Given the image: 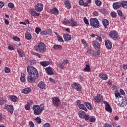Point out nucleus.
Segmentation results:
<instances>
[{
  "label": "nucleus",
  "instance_id": "nucleus-2",
  "mask_svg": "<svg viewBox=\"0 0 127 127\" xmlns=\"http://www.w3.org/2000/svg\"><path fill=\"white\" fill-rule=\"evenodd\" d=\"M115 95L116 98H118V106H120V107H125V106L127 104V98L121 96L120 92H115Z\"/></svg>",
  "mask_w": 127,
  "mask_h": 127
},
{
  "label": "nucleus",
  "instance_id": "nucleus-10",
  "mask_svg": "<svg viewBox=\"0 0 127 127\" xmlns=\"http://www.w3.org/2000/svg\"><path fill=\"white\" fill-rule=\"evenodd\" d=\"M92 45L96 49V50H100L101 49V46L100 45V43L96 41H93L92 42Z\"/></svg>",
  "mask_w": 127,
  "mask_h": 127
},
{
  "label": "nucleus",
  "instance_id": "nucleus-61",
  "mask_svg": "<svg viewBox=\"0 0 127 127\" xmlns=\"http://www.w3.org/2000/svg\"><path fill=\"white\" fill-rule=\"evenodd\" d=\"M43 127H50V124L49 123H46L43 126Z\"/></svg>",
  "mask_w": 127,
  "mask_h": 127
},
{
  "label": "nucleus",
  "instance_id": "nucleus-50",
  "mask_svg": "<svg viewBox=\"0 0 127 127\" xmlns=\"http://www.w3.org/2000/svg\"><path fill=\"white\" fill-rule=\"evenodd\" d=\"M83 20H84V23H85V24H88V25H89V20H88V19H87V18L84 17Z\"/></svg>",
  "mask_w": 127,
  "mask_h": 127
},
{
  "label": "nucleus",
  "instance_id": "nucleus-20",
  "mask_svg": "<svg viewBox=\"0 0 127 127\" xmlns=\"http://www.w3.org/2000/svg\"><path fill=\"white\" fill-rule=\"evenodd\" d=\"M5 109L7 110L8 112H13V106L12 105H6L5 106Z\"/></svg>",
  "mask_w": 127,
  "mask_h": 127
},
{
  "label": "nucleus",
  "instance_id": "nucleus-46",
  "mask_svg": "<svg viewBox=\"0 0 127 127\" xmlns=\"http://www.w3.org/2000/svg\"><path fill=\"white\" fill-rule=\"evenodd\" d=\"M111 16L112 17H114V18H116L117 17V13L115 12H111Z\"/></svg>",
  "mask_w": 127,
  "mask_h": 127
},
{
  "label": "nucleus",
  "instance_id": "nucleus-23",
  "mask_svg": "<svg viewBox=\"0 0 127 127\" xmlns=\"http://www.w3.org/2000/svg\"><path fill=\"white\" fill-rule=\"evenodd\" d=\"M102 23L105 27V28H107V26L108 25H109V24H110V22H109V21L108 20H107L106 19H104L102 20Z\"/></svg>",
  "mask_w": 127,
  "mask_h": 127
},
{
  "label": "nucleus",
  "instance_id": "nucleus-14",
  "mask_svg": "<svg viewBox=\"0 0 127 127\" xmlns=\"http://www.w3.org/2000/svg\"><path fill=\"white\" fill-rule=\"evenodd\" d=\"M105 46L107 49H112V42L110 41L109 40H105Z\"/></svg>",
  "mask_w": 127,
  "mask_h": 127
},
{
  "label": "nucleus",
  "instance_id": "nucleus-28",
  "mask_svg": "<svg viewBox=\"0 0 127 127\" xmlns=\"http://www.w3.org/2000/svg\"><path fill=\"white\" fill-rule=\"evenodd\" d=\"M121 6H122L123 8H127V1H121Z\"/></svg>",
  "mask_w": 127,
  "mask_h": 127
},
{
  "label": "nucleus",
  "instance_id": "nucleus-32",
  "mask_svg": "<svg viewBox=\"0 0 127 127\" xmlns=\"http://www.w3.org/2000/svg\"><path fill=\"white\" fill-rule=\"evenodd\" d=\"M22 92L24 94H29V93L31 92V89L28 88H25L23 90Z\"/></svg>",
  "mask_w": 127,
  "mask_h": 127
},
{
  "label": "nucleus",
  "instance_id": "nucleus-18",
  "mask_svg": "<svg viewBox=\"0 0 127 127\" xmlns=\"http://www.w3.org/2000/svg\"><path fill=\"white\" fill-rule=\"evenodd\" d=\"M51 13H52V14H55L56 15H57V14H59V10H58V8H54L50 10Z\"/></svg>",
  "mask_w": 127,
  "mask_h": 127
},
{
  "label": "nucleus",
  "instance_id": "nucleus-15",
  "mask_svg": "<svg viewBox=\"0 0 127 127\" xmlns=\"http://www.w3.org/2000/svg\"><path fill=\"white\" fill-rule=\"evenodd\" d=\"M45 70L48 75H54V72L52 71V68L51 67H46Z\"/></svg>",
  "mask_w": 127,
  "mask_h": 127
},
{
  "label": "nucleus",
  "instance_id": "nucleus-49",
  "mask_svg": "<svg viewBox=\"0 0 127 127\" xmlns=\"http://www.w3.org/2000/svg\"><path fill=\"white\" fill-rule=\"evenodd\" d=\"M49 80L50 82L52 83V84H55V80L53 78L50 77L49 78Z\"/></svg>",
  "mask_w": 127,
  "mask_h": 127
},
{
  "label": "nucleus",
  "instance_id": "nucleus-1",
  "mask_svg": "<svg viewBox=\"0 0 127 127\" xmlns=\"http://www.w3.org/2000/svg\"><path fill=\"white\" fill-rule=\"evenodd\" d=\"M27 70L29 75L27 77L28 81L29 83H34L35 80L38 78L39 76L37 69L33 66H28Z\"/></svg>",
  "mask_w": 127,
  "mask_h": 127
},
{
  "label": "nucleus",
  "instance_id": "nucleus-9",
  "mask_svg": "<svg viewBox=\"0 0 127 127\" xmlns=\"http://www.w3.org/2000/svg\"><path fill=\"white\" fill-rule=\"evenodd\" d=\"M53 104L56 107H59L60 106V99L58 98V97H53L52 98Z\"/></svg>",
  "mask_w": 127,
  "mask_h": 127
},
{
  "label": "nucleus",
  "instance_id": "nucleus-16",
  "mask_svg": "<svg viewBox=\"0 0 127 127\" xmlns=\"http://www.w3.org/2000/svg\"><path fill=\"white\" fill-rule=\"evenodd\" d=\"M96 103H100L103 101V97L100 94H98L97 96L94 98Z\"/></svg>",
  "mask_w": 127,
  "mask_h": 127
},
{
  "label": "nucleus",
  "instance_id": "nucleus-58",
  "mask_svg": "<svg viewBox=\"0 0 127 127\" xmlns=\"http://www.w3.org/2000/svg\"><path fill=\"white\" fill-rule=\"evenodd\" d=\"M93 15L94 16H98L99 15V13L97 11H94L93 12Z\"/></svg>",
  "mask_w": 127,
  "mask_h": 127
},
{
  "label": "nucleus",
  "instance_id": "nucleus-22",
  "mask_svg": "<svg viewBox=\"0 0 127 127\" xmlns=\"http://www.w3.org/2000/svg\"><path fill=\"white\" fill-rule=\"evenodd\" d=\"M38 87H39L40 89H42V90H45V84L44 83V82L42 81H40L38 85Z\"/></svg>",
  "mask_w": 127,
  "mask_h": 127
},
{
  "label": "nucleus",
  "instance_id": "nucleus-26",
  "mask_svg": "<svg viewBox=\"0 0 127 127\" xmlns=\"http://www.w3.org/2000/svg\"><path fill=\"white\" fill-rule=\"evenodd\" d=\"M84 72H90L91 71V67L90 65L86 64L85 65V67L83 69Z\"/></svg>",
  "mask_w": 127,
  "mask_h": 127
},
{
  "label": "nucleus",
  "instance_id": "nucleus-38",
  "mask_svg": "<svg viewBox=\"0 0 127 127\" xmlns=\"http://www.w3.org/2000/svg\"><path fill=\"white\" fill-rule=\"evenodd\" d=\"M95 2L97 6H101L102 5V2L100 0H95Z\"/></svg>",
  "mask_w": 127,
  "mask_h": 127
},
{
  "label": "nucleus",
  "instance_id": "nucleus-57",
  "mask_svg": "<svg viewBox=\"0 0 127 127\" xmlns=\"http://www.w3.org/2000/svg\"><path fill=\"white\" fill-rule=\"evenodd\" d=\"M120 94H121V95H123V96H125V95L126 94V93H125V91L123 89H120Z\"/></svg>",
  "mask_w": 127,
  "mask_h": 127
},
{
  "label": "nucleus",
  "instance_id": "nucleus-63",
  "mask_svg": "<svg viewBox=\"0 0 127 127\" xmlns=\"http://www.w3.org/2000/svg\"><path fill=\"white\" fill-rule=\"evenodd\" d=\"M27 104L30 106L31 105H33V101L30 100L29 102H27Z\"/></svg>",
  "mask_w": 127,
  "mask_h": 127
},
{
  "label": "nucleus",
  "instance_id": "nucleus-5",
  "mask_svg": "<svg viewBox=\"0 0 127 127\" xmlns=\"http://www.w3.org/2000/svg\"><path fill=\"white\" fill-rule=\"evenodd\" d=\"M34 112H42L44 110V105L41 104L40 105H35L32 107Z\"/></svg>",
  "mask_w": 127,
  "mask_h": 127
},
{
  "label": "nucleus",
  "instance_id": "nucleus-36",
  "mask_svg": "<svg viewBox=\"0 0 127 127\" xmlns=\"http://www.w3.org/2000/svg\"><path fill=\"white\" fill-rule=\"evenodd\" d=\"M100 11L102 13L104 14V15H107L108 14V11L105 8H102L100 10Z\"/></svg>",
  "mask_w": 127,
  "mask_h": 127
},
{
  "label": "nucleus",
  "instance_id": "nucleus-6",
  "mask_svg": "<svg viewBox=\"0 0 127 127\" xmlns=\"http://www.w3.org/2000/svg\"><path fill=\"white\" fill-rule=\"evenodd\" d=\"M109 35L114 40H118L120 38L118 32L116 31H111L110 32Z\"/></svg>",
  "mask_w": 127,
  "mask_h": 127
},
{
  "label": "nucleus",
  "instance_id": "nucleus-13",
  "mask_svg": "<svg viewBox=\"0 0 127 127\" xmlns=\"http://www.w3.org/2000/svg\"><path fill=\"white\" fill-rule=\"evenodd\" d=\"M104 105L105 106V111H106V112H113L111 105L109 104L108 102L104 101Z\"/></svg>",
  "mask_w": 127,
  "mask_h": 127
},
{
  "label": "nucleus",
  "instance_id": "nucleus-35",
  "mask_svg": "<svg viewBox=\"0 0 127 127\" xmlns=\"http://www.w3.org/2000/svg\"><path fill=\"white\" fill-rule=\"evenodd\" d=\"M54 49L55 50H61V49H62V46H61V45H55L54 46Z\"/></svg>",
  "mask_w": 127,
  "mask_h": 127
},
{
  "label": "nucleus",
  "instance_id": "nucleus-51",
  "mask_svg": "<svg viewBox=\"0 0 127 127\" xmlns=\"http://www.w3.org/2000/svg\"><path fill=\"white\" fill-rule=\"evenodd\" d=\"M17 51L20 57H23V54H22V52H21V51H20L18 50H17Z\"/></svg>",
  "mask_w": 127,
  "mask_h": 127
},
{
  "label": "nucleus",
  "instance_id": "nucleus-7",
  "mask_svg": "<svg viewBox=\"0 0 127 127\" xmlns=\"http://www.w3.org/2000/svg\"><path fill=\"white\" fill-rule=\"evenodd\" d=\"M78 115L79 118L85 120V121H89V115L86 114L85 112H79Z\"/></svg>",
  "mask_w": 127,
  "mask_h": 127
},
{
  "label": "nucleus",
  "instance_id": "nucleus-19",
  "mask_svg": "<svg viewBox=\"0 0 127 127\" xmlns=\"http://www.w3.org/2000/svg\"><path fill=\"white\" fill-rule=\"evenodd\" d=\"M30 13H31L32 16H39V15H40V13L36 12L35 10L33 9L30 10Z\"/></svg>",
  "mask_w": 127,
  "mask_h": 127
},
{
  "label": "nucleus",
  "instance_id": "nucleus-12",
  "mask_svg": "<svg viewBox=\"0 0 127 127\" xmlns=\"http://www.w3.org/2000/svg\"><path fill=\"white\" fill-rule=\"evenodd\" d=\"M113 6L114 9H119L122 6V1L114 2L113 4Z\"/></svg>",
  "mask_w": 127,
  "mask_h": 127
},
{
  "label": "nucleus",
  "instance_id": "nucleus-31",
  "mask_svg": "<svg viewBox=\"0 0 127 127\" xmlns=\"http://www.w3.org/2000/svg\"><path fill=\"white\" fill-rule=\"evenodd\" d=\"M78 108L80 109V110H83V111H85V112H87V108H86V107H85V105H84L83 104H79L78 106Z\"/></svg>",
  "mask_w": 127,
  "mask_h": 127
},
{
  "label": "nucleus",
  "instance_id": "nucleus-39",
  "mask_svg": "<svg viewBox=\"0 0 127 127\" xmlns=\"http://www.w3.org/2000/svg\"><path fill=\"white\" fill-rule=\"evenodd\" d=\"M4 103H6V100L4 99L3 98H1L0 99V105H3Z\"/></svg>",
  "mask_w": 127,
  "mask_h": 127
},
{
  "label": "nucleus",
  "instance_id": "nucleus-42",
  "mask_svg": "<svg viewBox=\"0 0 127 127\" xmlns=\"http://www.w3.org/2000/svg\"><path fill=\"white\" fill-rule=\"evenodd\" d=\"M41 29L40 28L36 27L35 29V32L37 33V34H39V32H41Z\"/></svg>",
  "mask_w": 127,
  "mask_h": 127
},
{
  "label": "nucleus",
  "instance_id": "nucleus-64",
  "mask_svg": "<svg viewBox=\"0 0 127 127\" xmlns=\"http://www.w3.org/2000/svg\"><path fill=\"white\" fill-rule=\"evenodd\" d=\"M104 127H112L111 125L106 124L104 125Z\"/></svg>",
  "mask_w": 127,
  "mask_h": 127
},
{
  "label": "nucleus",
  "instance_id": "nucleus-37",
  "mask_svg": "<svg viewBox=\"0 0 127 127\" xmlns=\"http://www.w3.org/2000/svg\"><path fill=\"white\" fill-rule=\"evenodd\" d=\"M87 53H88V54H90V55H91L92 56H94V51L90 49H88Z\"/></svg>",
  "mask_w": 127,
  "mask_h": 127
},
{
  "label": "nucleus",
  "instance_id": "nucleus-52",
  "mask_svg": "<svg viewBox=\"0 0 127 127\" xmlns=\"http://www.w3.org/2000/svg\"><path fill=\"white\" fill-rule=\"evenodd\" d=\"M89 121L90 123H95V122H96V119L92 117L90 118Z\"/></svg>",
  "mask_w": 127,
  "mask_h": 127
},
{
  "label": "nucleus",
  "instance_id": "nucleus-54",
  "mask_svg": "<svg viewBox=\"0 0 127 127\" xmlns=\"http://www.w3.org/2000/svg\"><path fill=\"white\" fill-rule=\"evenodd\" d=\"M52 30L51 29H48L47 30H46V32H47V34H50L52 32Z\"/></svg>",
  "mask_w": 127,
  "mask_h": 127
},
{
  "label": "nucleus",
  "instance_id": "nucleus-45",
  "mask_svg": "<svg viewBox=\"0 0 127 127\" xmlns=\"http://www.w3.org/2000/svg\"><path fill=\"white\" fill-rule=\"evenodd\" d=\"M8 6L10 8L14 7V4L13 3L10 2L8 4Z\"/></svg>",
  "mask_w": 127,
  "mask_h": 127
},
{
  "label": "nucleus",
  "instance_id": "nucleus-11",
  "mask_svg": "<svg viewBox=\"0 0 127 127\" xmlns=\"http://www.w3.org/2000/svg\"><path fill=\"white\" fill-rule=\"evenodd\" d=\"M35 10L36 11L40 12L42 11L43 10V4L42 3H38L35 6Z\"/></svg>",
  "mask_w": 127,
  "mask_h": 127
},
{
  "label": "nucleus",
  "instance_id": "nucleus-29",
  "mask_svg": "<svg viewBox=\"0 0 127 127\" xmlns=\"http://www.w3.org/2000/svg\"><path fill=\"white\" fill-rule=\"evenodd\" d=\"M85 106L87 109H88V110H90V111H91V110H93V106L91 105V104L90 103L85 102Z\"/></svg>",
  "mask_w": 127,
  "mask_h": 127
},
{
  "label": "nucleus",
  "instance_id": "nucleus-44",
  "mask_svg": "<svg viewBox=\"0 0 127 127\" xmlns=\"http://www.w3.org/2000/svg\"><path fill=\"white\" fill-rule=\"evenodd\" d=\"M35 121H36L38 124H41V119H40V118L37 117L36 119H35Z\"/></svg>",
  "mask_w": 127,
  "mask_h": 127
},
{
  "label": "nucleus",
  "instance_id": "nucleus-33",
  "mask_svg": "<svg viewBox=\"0 0 127 127\" xmlns=\"http://www.w3.org/2000/svg\"><path fill=\"white\" fill-rule=\"evenodd\" d=\"M64 3L67 8H68V9H70V8H71V3H70V1L66 0L65 1Z\"/></svg>",
  "mask_w": 127,
  "mask_h": 127
},
{
  "label": "nucleus",
  "instance_id": "nucleus-21",
  "mask_svg": "<svg viewBox=\"0 0 127 127\" xmlns=\"http://www.w3.org/2000/svg\"><path fill=\"white\" fill-rule=\"evenodd\" d=\"M99 77L101 78V79H102V80H108V75L107 74L100 73Z\"/></svg>",
  "mask_w": 127,
  "mask_h": 127
},
{
  "label": "nucleus",
  "instance_id": "nucleus-60",
  "mask_svg": "<svg viewBox=\"0 0 127 127\" xmlns=\"http://www.w3.org/2000/svg\"><path fill=\"white\" fill-rule=\"evenodd\" d=\"M8 50L12 51V50H14V48H13V46H9L8 47Z\"/></svg>",
  "mask_w": 127,
  "mask_h": 127
},
{
  "label": "nucleus",
  "instance_id": "nucleus-34",
  "mask_svg": "<svg viewBox=\"0 0 127 127\" xmlns=\"http://www.w3.org/2000/svg\"><path fill=\"white\" fill-rule=\"evenodd\" d=\"M21 82H25V74L21 73V76L20 77Z\"/></svg>",
  "mask_w": 127,
  "mask_h": 127
},
{
  "label": "nucleus",
  "instance_id": "nucleus-59",
  "mask_svg": "<svg viewBox=\"0 0 127 127\" xmlns=\"http://www.w3.org/2000/svg\"><path fill=\"white\" fill-rule=\"evenodd\" d=\"M78 3H79V5H83V4H84V0H80L78 1Z\"/></svg>",
  "mask_w": 127,
  "mask_h": 127
},
{
  "label": "nucleus",
  "instance_id": "nucleus-43",
  "mask_svg": "<svg viewBox=\"0 0 127 127\" xmlns=\"http://www.w3.org/2000/svg\"><path fill=\"white\" fill-rule=\"evenodd\" d=\"M13 40H14V41H20V39L16 36H14L13 37Z\"/></svg>",
  "mask_w": 127,
  "mask_h": 127
},
{
  "label": "nucleus",
  "instance_id": "nucleus-30",
  "mask_svg": "<svg viewBox=\"0 0 127 127\" xmlns=\"http://www.w3.org/2000/svg\"><path fill=\"white\" fill-rule=\"evenodd\" d=\"M25 38L27 40H30L32 38L31 34L28 32L25 33Z\"/></svg>",
  "mask_w": 127,
  "mask_h": 127
},
{
  "label": "nucleus",
  "instance_id": "nucleus-25",
  "mask_svg": "<svg viewBox=\"0 0 127 127\" xmlns=\"http://www.w3.org/2000/svg\"><path fill=\"white\" fill-rule=\"evenodd\" d=\"M10 99L12 102H14V103L17 102V100H18L17 97L15 96V95H11L10 96Z\"/></svg>",
  "mask_w": 127,
  "mask_h": 127
},
{
  "label": "nucleus",
  "instance_id": "nucleus-24",
  "mask_svg": "<svg viewBox=\"0 0 127 127\" xmlns=\"http://www.w3.org/2000/svg\"><path fill=\"white\" fill-rule=\"evenodd\" d=\"M40 64L42 65V66H43V67H46V66H48V65L50 64V62L48 61L41 62Z\"/></svg>",
  "mask_w": 127,
  "mask_h": 127
},
{
  "label": "nucleus",
  "instance_id": "nucleus-3",
  "mask_svg": "<svg viewBox=\"0 0 127 127\" xmlns=\"http://www.w3.org/2000/svg\"><path fill=\"white\" fill-rule=\"evenodd\" d=\"M34 49L35 51H39V52H41V53H43V52L46 51V46L45 43L40 42L38 45L34 47Z\"/></svg>",
  "mask_w": 127,
  "mask_h": 127
},
{
  "label": "nucleus",
  "instance_id": "nucleus-56",
  "mask_svg": "<svg viewBox=\"0 0 127 127\" xmlns=\"http://www.w3.org/2000/svg\"><path fill=\"white\" fill-rule=\"evenodd\" d=\"M29 125L30 127H34V124L32 121L29 122Z\"/></svg>",
  "mask_w": 127,
  "mask_h": 127
},
{
  "label": "nucleus",
  "instance_id": "nucleus-41",
  "mask_svg": "<svg viewBox=\"0 0 127 127\" xmlns=\"http://www.w3.org/2000/svg\"><path fill=\"white\" fill-rule=\"evenodd\" d=\"M4 71H5V73H10V68H9L8 67H5L4 68Z\"/></svg>",
  "mask_w": 127,
  "mask_h": 127
},
{
  "label": "nucleus",
  "instance_id": "nucleus-55",
  "mask_svg": "<svg viewBox=\"0 0 127 127\" xmlns=\"http://www.w3.org/2000/svg\"><path fill=\"white\" fill-rule=\"evenodd\" d=\"M4 118H5V116L0 114V122H1V121L4 119Z\"/></svg>",
  "mask_w": 127,
  "mask_h": 127
},
{
  "label": "nucleus",
  "instance_id": "nucleus-17",
  "mask_svg": "<svg viewBox=\"0 0 127 127\" xmlns=\"http://www.w3.org/2000/svg\"><path fill=\"white\" fill-rule=\"evenodd\" d=\"M72 37L69 34H65L64 35V41H70L71 40Z\"/></svg>",
  "mask_w": 127,
  "mask_h": 127
},
{
  "label": "nucleus",
  "instance_id": "nucleus-53",
  "mask_svg": "<svg viewBox=\"0 0 127 127\" xmlns=\"http://www.w3.org/2000/svg\"><path fill=\"white\" fill-rule=\"evenodd\" d=\"M117 13H118V14L119 15V16L123 15V12H122L121 10H118Z\"/></svg>",
  "mask_w": 127,
  "mask_h": 127
},
{
  "label": "nucleus",
  "instance_id": "nucleus-27",
  "mask_svg": "<svg viewBox=\"0 0 127 127\" xmlns=\"http://www.w3.org/2000/svg\"><path fill=\"white\" fill-rule=\"evenodd\" d=\"M70 22L71 24V26H78V23L77 21L74 20V19L71 18L70 19Z\"/></svg>",
  "mask_w": 127,
  "mask_h": 127
},
{
  "label": "nucleus",
  "instance_id": "nucleus-47",
  "mask_svg": "<svg viewBox=\"0 0 127 127\" xmlns=\"http://www.w3.org/2000/svg\"><path fill=\"white\" fill-rule=\"evenodd\" d=\"M96 40H98L99 42H102V41H103V39H102V38L98 35L96 37Z\"/></svg>",
  "mask_w": 127,
  "mask_h": 127
},
{
  "label": "nucleus",
  "instance_id": "nucleus-8",
  "mask_svg": "<svg viewBox=\"0 0 127 127\" xmlns=\"http://www.w3.org/2000/svg\"><path fill=\"white\" fill-rule=\"evenodd\" d=\"M71 87L73 89H75V90H76V91H78V92H81V91H82L81 85L77 82L73 83V84L71 85Z\"/></svg>",
  "mask_w": 127,
  "mask_h": 127
},
{
  "label": "nucleus",
  "instance_id": "nucleus-4",
  "mask_svg": "<svg viewBox=\"0 0 127 127\" xmlns=\"http://www.w3.org/2000/svg\"><path fill=\"white\" fill-rule=\"evenodd\" d=\"M90 23L91 26H92V27H95V28H99L100 27L99 20L96 18H91L90 19Z\"/></svg>",
  "mask_w": 127,
  "mask_h": 127
},
{
  "label": "nucleus",
  "instance_id": "nucleus-62",
  "mask_svg": "<svg viewBox=\"0 0 127 127\" xmlns=\"http://www.w3.org/2000/svg\"><path fill=\"white\" fill-rule=\"evenodd\" d=\"M70 23V21L67 20V21H64L63 24L66 25V24H69Z\"/></svg>",
  "mask_w": 127,
  "mask_h": 127
},
{
  "label": "nucleus",
  "instance_id": "nucleus-48",
  "mask_svg": "<svg viewBox=\"0 0 127 127\" xmlns=\"http://www.w3.org/2000/svg\"><path fill=\"white\" fill-rule=\"evenodd\" d=\"M25 109L27 111H29L30 110V105L27 104L25 106Z\"/></svg>",
  "mask_w": 127,
  "mask_h": 127
},
{
  "label": "nucleus",
  "instance_id": "nucleus-40",
  "mask_svg": "<svg viewBox=\"0 0 127 127\" xmlns=\"http://www.w3.org/2000/svg\"><path fill=\"white\" fill-rule=\"evenodd\" d=\"M57 38H58V40L59 42H64V40H63L62 37H61L60 36H58Z\"/></svg>",
  "mask_w": 127,
  "mask_h": 127
}]
</instances>
